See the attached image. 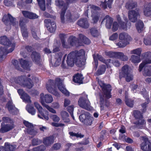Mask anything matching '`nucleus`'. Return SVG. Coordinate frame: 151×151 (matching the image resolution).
Instances as JSON below:
<instances>
[{"label":"nucleus","instance_id":"nucleus-18","mask_svg":"<svg viewBox=\"0 0 151 151\" xmlns=\"http://www.w3.org/2000/svg\"><path fill=\"white\" fill-rule=\"evenodd\" d=\"M77 24L80 27L84 29H87L89 26V24L86 19H80L77 22Z\"/></svg>","mask_w":151,"mask_h":151},{"label":"nucleus","instance_id":"nucleus-11","mask_svg":"<svg viewBox=\"0 0 151 151\" xmlns=\"http://www.w3.org/2000/svg\"><path fill=\"white\" fill-rule=\"evenodd\" d=\"M142 56L145 59V60L139 65V70L141 71L142 68L147 64L151 63V52H147L143 53L142 55Z\"/></svg>","mask_w":151,"mask_h":151},{"label":"nucleus","instance_id":"nucleus-6","mask_svg":"<svg viewBox=\"0 0 151 151\" xmlns=\"http://www.w3.org/2000/svg\"><path fill=\"white\" fill-rule=\"evenodd\" d=\"M79 118L80 121L86 125H91L93 120V118L87 112L81 115Z\"/></svg>","mask_w":151,"mask_h":151},{"label":"nucleus","instance_id":"nucleus-16","mask_svg":"<svg viewBox=\"0 0 151 151\" xmlns=\"http://www.w3.org/2000/svg\"><path fill=\"white\" fill-rule=\"evenodd\" d=\"M14 127V125L12 124L3 125L1 124V127L0 129V132L2 133L7 132L13 129Z\"/></svg>","mask_w":151,"mask_h":151},{"label":"nucleus","instance_id":"nucleus-12","mask_svg":"<svg viewBox=\"0 0 151 151\" xmlns=\"http://www.w3.org/2000/svg\"><path fill=\"white\" fill-rule=\"evenodd\" d=\"M15 19L9 14H8L7 15H5L2 18L3 22L6 25L9 24L10 22L13 25H18V22L15 21Z\"/></svg>","mask_w":151,"mask_h":151},{"label":"nucleus","instance_id":"nucleus-24","mask_svg":"<svg viewBox=\"0 0 151 151\" xmlns=\"http://www.w3.org/2000/svg\"><path fill=\"white\" fill-rule=\"evenodd\" d=\"M130 73L129 69V66L127 65L124 66L122 68L121 71L119 72V78H121L122 77H125L126 75Z\"/></svg>","mask_w":151,"mask_h":151},{"label":"nucleus","instance_id":"nucleus-44","mask_svg":"<svg viewBox=\"0 0 151 151\" xmlns=\"http://www.w3.org/2000/svg\"><path fill=\"white\" fill-rule=\"evenodd\" d=\"M47 28L50 32L52 33L55 32L56 28V26L55 22H52L51 25L49 26Z\"/></svg>","mask_w":151,"mask_h":151},{"label":"nucleus","instance_id":"nucleus-2","mask_svg":"<svg viewBox=\"0 0 151 151\" xmlns=\"http://www.w3.org/2000/svg\"><path fill=\"white\" fill-rule=\"evenodd\" d=\"M57 87L66 96H69V93L65 88L63 84V80L59 78H56L55 82L54 80H50L49 81L47 85L46 88L48 91L56 96L58 97L59 93L56 91Z\"/></svg>","mask_w":151,"mask_h":151},{"label":"nucleus","instance_id":"nucleus-21","mask_svg":"<svg viewBox=\"0 0 151 151\" xmlns=\"http://www.w3.org/2000/svg\"><path fill=\"white\" fill-rule=\"evenodd\" d=\"M31 57L33 62L39 65L40 64V56L38 53L36 52H33Z\"/></svg>","mask_w":151,"mask_h":151},{"label":"nucleus","instance_id":"nucleus-35","mask_svg":"<svg viewBox=\"0 0 151 151\" xmlns=\"http://www.w3.org/2000/svg\"><path fill=\"white\" fill-rule=\"evenodd\" d=\"M65 19L66 21H69L70 22L73 21L76 19L74 16L71 15L70 12L68 11L65 15Z\"/></svg>","mask_w":151,"mask_h":151},{"label":"nucleus","instance_id":"nucleus-54","mask_svg":"<svg viewBox=\"0 0 151 151\" xmlns=\"http://www.w3.org/2000/svg\"><path fill=\"white\" fill-rule=\"evenodd\" d=\"M142 51L141 48H139L137 49L132 50L131 53L132 54H135L139 56L140 55Z\"/></svg>","mask_w":151,"mask_h":151},{"label":"nucleus","instance_id":"nucleus-19","mask_svg":"<svg viewBox=\"0 0 151 151\" xmlns=\"http://www.w3.org/2000/svg\"><path fill=\"white\" fill-rule=\"evenodd\" d=\"M19 60L21 66L24 69L29 70L32 65L31 63L22 58L19 59Z\"/></svg>","mask_w":151,"mask_h":151},{"label":"nucleus","instance_id":"nucleus-46","mask_svg":"<svg viewBox=\"0 0 151 151\" xmlns=\"http://www.w3.org/2000/svg\"><path fill=\"white\" fill-rule=\"evenodd\" d=\"M26 109L28 112L32 115H34L36 113V110L32 106L27 105L26 106Z\"/></svg>","mask_w":151,"mask_h":151},{"label":"nucleus","instance_id":"nucleus-31","mask_svg":"<svg viewBox=\"0 0 151 151\" xmlns=\"http://www.w3.org/2000/svg\"><path fill=\"white\" fill-rule=\"evenodd\" d=\"M79 41L85 44H89L91 43L90 40L82 34H79Z\"/></svg>","mask_w":151,"mask_h":151},{"label":"nucleus","instance_id":"nucleus-13","mask_svg":"<svg viewBox=\"0 0 151 151\" xmlns=\"http://www.w3.org/2000/svg\"><path fill=\"white\" fill-rule=\"evenodd\" d=\"M34 105L38 111L39 114L38 116L40 118L48 120L49 119L48 116L44 115L43 112V109L40 104L37 102H35L34 103Z\"/></svg>","mask_w":151,"mask_h":151},{"label":"nucleus","instance_id":"nucleus-14","mask_svg":"<svg viewBox=\"0 0 151 151\" xmlns=\"http://www.w3.org/2000/svg\"><path fill=\"white\" fill-rule=\"evenodd\" d=\"M139 15V10L137 9L129 11L128 13L129 20L133 22H135L137 19V16Z\"/></svg>","mask_w":151,"mask_h":151},{"label":"nucleus","instance_id":"nucleus-10","mask_svg":"<svg viewBox=\"0 0 151 151\" xmlns=\"http://www.w3.org/2000/svg\"><path fill=\"white\" fill-rule=\"evenodd\" d=\"M40 102L43 106H45V104H50L52 103L53 100V98L51 95L46 94L44 95L43 93H41L40 95Z\"/></svg>","mask_w":151,"mask_h":151},{"label":"nucleus","instance_id":"nucleus-29","mask_svg":"<svg viewBox=\"0 0 151 151\" xmlns=\"http://www.w3.org/2000/svg\"><path fill=\"white\" fill-rule=\"evenodd\" d=\"M119 39L125 42H128L131 40V38L128 34L125 32L121 33L119 35Z\"/></svg>","mask_w":151,"mask_h":151},{"label":"nucleus","instance_id":"nucleus-30","mask_svg":"<svg viewBox=\"0 0 151 151\" xmlns=\"http://www.w3.org/2000/svg\"><path fill=\"white\" fill-rule=\"evenodd\" d=\"M83 79V77L82 74L78 73L73 76V81L75 83L80 84L82 83Z\"/></svg>","mask_w":151,"mask_h":151},{"label":"nucleus","instance_id":"nucleus-59","mask_svg":"<svg viewBox=\"0 0 151 151\" xmlns=\"http://www.w3.org/2000/svg\"><path fill=\"white\" fill-rule=\"evenodd\" d=\"M23 123L25 126L27 128V129L34 128V125L32 123L26 121H24Z\"/></svg>","mask_w":151,"mask_h":151},{"label":"nucleus","instance_id":"nucleus-7","mask_svg":"<svg viewBox=\"0 0 151 151\" xmlns=\"http://www.w3.org/2000/svg\"><path fill=\"white\" fill-rule=\"evenodd\" d=\"M143 142L140 145V148L143 151H151V143L148 138L142 136L140 138Z\"/></svg>","mask_w":151,"mask_h":151},{"label":"nucleus","instance_id":"nucleus-52","mask_svg":"<svg viewBox=\"0 0 151 151\" xmlns=\"http://www.w3.org/2000/svg\"><path fill=\"white\" fill-rule=\"evenodd\" d=\"M118 54V56L117 58L120 59L124 61H127L128 60V57L127 56L124 55L123 53L119 52Z\"/></svg>","mask_w":151,"mask_h":151},{"label":"nucleus","instance_id":"nucleus-64","mask_svg":"<svg viewBox=\"0 0 151 151\" xmlns=\"http://www.w3.org/2000/svg\"><path fill=\"white\" fill-rule=\"evenodd\" d=\"M32 34V36L35 40H37L39 39V37H38L36 32L37 31L35 30V29H31Z\"/></svg>","mask_w":151,"mask_h":151},{"label":"nucleus","instance_id":"nucleus-43","mask_svg":"<svg viewBox=\"0 0 151 151\" xmlns=\"http://www.w3.org/2000/svg\"><path fill=\"white\" fill-rule=\"evenodd\" d=\"M130 60L132 63H136L140 62L141 60L139 56L132 55L131 56Z\"/></svg>","mask_w":151,"mask_h":151},{"label":"nucleus","instance_id":"nucleus-15","mask_svg":"<svg viewBox=\"0 0 151 151\" xmlns=\"http://www.w3.org/2000/svg\"><path fill=\"white\" fill-rule=\"evenodd\" d=\"M99 103L100 105L101 110H103L104 109V106L107 107L109 106V103L107 99L109 98H108L106 97L104 92L103 94L99 95Z\"/></svg>","mask_w":151,"mask_h":151},{"label":"nucleus","instance_id":"nucleus-60","mask_svg":"<svg viewBox=\"0 0 151 151\" xmlns=\"http://www.w3.org/2000/svg\"><path fill=\"white\" fill-rule=\"evenodd\" d=\"M42 141L38 139H34L32 140L33 145H37L41 144Z\"/></svg>","mask_w":151,"mask_h":151},{"label":"nucleus","instance_id":"nucleus-39","mask_svg":"<svg viewBox=\"0 0 151 151\" xmlns=\"http://www.w3.org/2000/svg\"><path fill=\"white\" fill-rule=\"evenodd\" d=\"M134 116L136 119H143V115L140 111L138 110H134L133 111Z\"/></svg>","mask_w":151,"mask_h":151},{"label":"nucleus","instance_id":"nucleus-63","mask_svg":"<svg viewBox=\"0 0 151 151\" xmlns=\"http://www.w3.org/2000/svg\"><path fill=\"white\" fill-rule=\"evenodd\" d=\"M45 106L44 107L46 108L49 111L53 114L56 113V111L53 109L50 106L48 105L45 104Z\"/></svg>","mask_w":151,"mask_h":151},{"label":"nucleus","instance_id":"nucleus-50","mask_svg":"<svg viewBox=\"0 0 151 151\" xmlns=\"http://www.w3.org/2000/svg\"><path fill=\"white\" fill-rule=\"evenodd\" d=\"M69 134L70 135V137H76L77 138H83L84 137V135L81 134L80 133H77L73 132H69Z\"/></svg>","mask_w":151,"mask_h":151},{"label":"nucleus","instance_id":"nucleus-38","mask_svg":"<svg viewBox=\"0 0 151 151\" xmlns=\"http://www.w3.org/2000/svg\"><path fill=\"white\" fill-rule=\"evenodd\" d=\"M26 85H23V86L26 87L27 88L30 89L33 86V83L32 80L29 78H27L26 82L24 83Z\"/></svg>","mask_w":151,"mask_h":151},{"label":"nucleus","instance_id":"nucleus-27","mask_svg":"<svg viewBox=\"0 0 151 151\" xmlns=\"http://www.w3.org/2000/svg\"><path fill=\"white\" fill-rule=\"evenodd\" d=\"M137 6V3L132 0H129L126 3L125 7L128 9L134 8Z\"/></svg>","mask_w":151,"mask_h":151},{"label":"nucleus","instance_id":"nucleus-5","mask_svg":"<svg viewBox=\"0 0 151 151\" xmlns=\"http://www.w3.org/2000/svg\"><path fill=\"white\" fill-rule=\"evenodd\" d=\"M78 104L80 107L87 110H90L91 109L90 103L88 99L87 95L85 97H81L79 98Z\"/></svg>","mask_w":151,"mask_h":151},{"label":"nucleus","instance_id":"nucleus-58","mask_svg":"<svg viewBox=\"0 0 151 151\" xmlns=\"http://www.w3.org/2000/svg\"><path fill=\"white\" fill-rule=\"evenodd\" d=\"M6 51V49L4 47L0 48V61L3 60V55Z\"/></svg>","mask_w":151,"mask_h":151},{"label":"nucleus","instance_id":"nucleus-62","mask_svg":"<svg viewBox=\"0 0 151 151\" xmlns=\"http://www.w3.org/2000/svg\"><path fill=\"white\" fill-rule=\"evenodd\" d=\"M125 77H126V81L128 82H129L132 80L133 78V75L130 73H128L127 75H126Z\"/></svg>","mask_w":151,"mask_h":151},{"label":"nucleus","instance_id":"nucleus-61","mask_svg":"<svg viewBox=\"0 0 151 151\" xmlns=\"http://www.w3.org/2000/svg\"><path fill=\"white\" fill-rule=\"evenodd\" d=\"M144 42L146 45H151V37H147L144 38Z\"/></svg>","mask_w":151,"mask_h":151},{"label":"nucleus","instance_id":"nucleus-25","mask_svg":"<svg viewBox=\"0 0 151 151\" xmlns=\"http://www.w3.org/2000/svg\"><path fill=\"white\" fill-rule=\"evenodd\" d=\"M144 15L146 16H149L151 14V3L145 5L143 9Z\"/></svg>","mask_w":151,"mask_h":151},{"label":"nucleus","instance_id":"nucleus-53","mask_svg":"<svg viewBox=\"0 0 151 151\" xmlns=\"http://www.w3.org/2000/svg\"><path fill=\"white\" fill-rule=\"evenodd\" d=\"M129 43L128 42H125L123 40H121L118 43L116 44V45L119 47L122 48L125 47Z\"/></svg>","mask_w":151,"mask_h":151},{"label":"nucleus","instance_id":"nucleus-47","mask_svg":"<svg viewBox=\"0 0 151 151\" xmlns=\"http://www.w3.org/2000/svg\"><path fill=\"white\" fill-rule=\"evenodd\" d=\"M119 52H114L109 51L106 52V54L109 56L110 58H118V53Z\"/></svg>","mask_w":151,"mask_h":151},{"label":"nucleus","instance_id":"nucleus-4","mask_svg":"<svg viewBox=\"0 0 151 151\" xmlns=\"http://www.w3.org/2000/svg\"><path fill=\"white\" fill-rule=\"evenodd\" d=\"M87 8L88 9L87 11L88 12L90 10L89 9H90L93 23H96L98 21L100 17L99 13L97 12V11L100 10L101 8L98 6L91 5H89Z\"/></svg>","mask_w":151,"mask_h":151},{"label":"nucleus","instance_id":"nucleus-37","mask_svg":"<svg viewBox=\"0 0 151 151\" xmlns=\"http://www.w3.org/2000/svg\"><path fill=\"white\" fill-rule=\"evenodd\" d=\"M106 66L105 65H101L99 66L98 69L96 72V74L98 76L101 75L104 73L106 71Z\"/></svg>","mask_w":151,"mask_h":151},{"label":"nucleus","instance_id":"nucleus-45","mask_svg":"<svg viewBox=\"0 0 151 151\" xmlns=\"http://www.w3.org/2000/svg\"><path fill=\"white\" fill-rule=\"evenodd\" d=\"M5 146L7 149V150H9L10 151L14 150L17 147L16 145H11L8 142L5 143Z\"/></svg>","mask_w":151,"mask_h":151},{"label":"nucleus","instance_id":"nucleus-23","mask_svg":"<svg viewBox=\"0 0 151 151\" xmlns=\"http://www.w3.org/2000/svg\"><path fill=\"white\" fill-rule=\"evenodd\" d=\"M27 77L25 76H23L15 78L14 79L15 82L16 83L19 84L20 85L23 86V85H26L25 82L27 79Z\"/></svg>","mask_w":151,"mask_h":151},{"label":"nucleus","instance_id":"nucleus-34","mask_svg":"<svg viewBox=\"0 0 151 151\" xmlns=\"http://www.w3.org/2000/svg\"><path fill=\"white\" fill-rule=\"evenodd\" d=\"M137 29L139 33L141 32L143 30L144 24L141 20H139L136 24Z\"/></svg>","mask_w":151,"mask_h":151},{"label":"nucleus","instance_id":"nucleus-32","mask_svg":"<svg viewBox=\"0 0 151 151\" xmlns=\"http://www.w3.org/2000/svg\"><path fill=\"white\" fill-rule=\"evenodd\" d=\"M62 56L63 54L60 52L56 54L55 56V61L54 63V65L55 66H57L60 64Z\"/></svg>","mask_w":151,"mask_h":151},{"label":"nucleus","instance_id":"nucleus-22","mask_svg":"<svg viewBox=\"0 0 151 151\" xmlns=\"http://www.w3.org/2000/svg\"><path fill=\"white\" fill-rule=\"evenodd\" d=\"M22 13L25 17L31 19L37 18L38 16L35 14L27 11H23Z\"/></svg>","mask_w":151,"mask_h":151},{"label":"nucleus","instance_id":"nucleus-9","mask_svg":"<svg viewBox=\"0 0 151 151\" xmlns=\"http://www.w3.org/2000/svg\"><path fill=\"white\" fill-rule=\"evenodd\" d=\"M0 44L9 47H11L7 53L12 52L15 47V44L12 43L9 39L5 36L0 37Z\"/></svg>","mask_w":151,"mask_h":151},{"label":"nucleus","instance_id":"nucleus-41","mask_svg":"<svg viewBox=\"0 0 151 151\" xmlns=\"http://www.w3.org/2000/svg\"><path fill=\"white\" fill-rule=\"evenodd\" d=\"M90 33L93 37H97L99 34L97 28L94 27L91 29Z\"/></svg>","mask_w":151,"mask_h":151},{"label":"nucleus","instance_id":"nucleus-48","mask_svg":"<svg viewBox=\"0 0 151 151\" xmlns=\"http://www.w3.org/2000/svg\"><path fill=\"white\" fill-rule=\"evenodd\" d=\"M23 101L27 103H31V100L29 96L26 93L24 94L21 96Z\"/></svg>","mask_w":151,"mask_h":151},{"label":"nucleus","instance_id":"nucleus-42","mask_svg":"<svg viewBox=\"0 0 151 151\" xmlns=\"http://www.w3.org/2000/svg\"><path fill=\"white\" fill-rule=\"evenodd\" d=\"M143 74L145 76H151V65H149L148 67H145Z\"/></svg>","mask_w":151,"mask_h":151},{"label":"nucleus","instance_id":"nucleus-20","mask_svg":"<svg viewBox=\"0 0 151 151\" xmlns=\"http://www.w3.org/2000/svg\"><path fill=\"white\" fill-rule=\"evenodd\" d=\"M113 1V0H108L107 1L106 0H105L104 2H101L99 6L102 8L104 9H106L107 6L109 9H111L112 8L111 6Z\"/></svg>","mask_w":151,"mask_h":151},{"label":"nucleus","instance_id":"nucleus-8","mask_svg":"<svg viewBox=\"0 0 151 151\" xmlns=\"http://www.w3.org/2000/svg\"><path fill=\"white\" fill-rule=\"evenodd\" d=\"M98 83L102 88V90L104 95L108 98H110L111 97L110 92L111 90V86L109 84L106 85L103 81L101 80H98Z\"/></svg>","mask_w":151,"mask_h":151},{"label":"nucleus","instance_id":"nucleus-3","mask_svg":"<svg viewBox=\"0 0 151 151\" xmlns=\"http://www.w3.org/2000/svg\"><path fill=\"white\" fill-rule=\"evenodd\" d=\"M68 4V1H67L66 3H64L62 0H56L55 2V5L61 9L60 13V19L61 22L64 23L65 22L64 15L65 11L67 9Z\"/></svg>","mask_w":151,"mask_h":151},{"label":"nucleus","instance_id":"nucleus-36","mask_svg":"<svg viewBox=\"0 0 151 151\" xmlns=\"http://www.w3.org/2000/svg\"><path fill=\"white\" fill-rule=\"evenodd\" d=\"M60 114L65 122H69V119L68 118L69 115L67 112L63 111L61 112Z\"/></svg>","mask_w":151,"mask_h":151},{"label":"nucleus","instance_id":"nucleus-26","mask_svg":"<svg viewBox=\"0 0 151 151\" xmlns=\"http://www.w3.org/2000/svg\"><path fill=\"white\" fill-rule=\"evenodd\" d=\"M19 25L21 27V31L22 36L24 37H27L28 36V33L26 26L23 24L22 21H19Z\"/></svg>","mask_w":151,"mask_h":151},{"label":"nucleus","instance_id":"nucleus-56","mask_svg":"<svg viewBox=\"0 0 151 151\" xmlns=\"http://www.w3.org/2000/svg\"><path fill=\"white\" fill-rule=\"evenodd\" d=\"M139 120L134 122V124H136L137 126L140 125H144L145 123V121L142 119H139Z\"/></svg>","mask_w":151,"mask_h":151},{"label":"nucleus","instance_id":"nucleus-17","mask_svg":"<svg viewBox=\"0 0 151 151\" xmlns=\"http://www.w3.org/2000/svg\"><path fill=\"white\" fill-rule=\"evenodd\" d=\"M113 22V19L109 15H106L103 19L101 23L103 22L106 23L105 25L108 29H110Z\"/></svg>","mask_w":151,"mask_h":151},{"label":"nucleus","instance_id":"nucleus-33","mask_svg":"<svg viewBox=\"0 0 151 151\" xmlns=\"http://www.w3.org/2000/svg\"><path fill=\"white\" fill-rule=\"evenodd\" d=\"M68 41L71 46H73L76 45V44L80 41H78L77 38L75 37L71 36L69 37Z\"/></svg>","mask_w":151,"mask_h":151},{"label":"nucleus","instance_id":"nucleus-51","mask_svg":"<svg viewBox=\"0 0 151 151\" xmlns=\"http://www.w3.org/2000/svg\"><path fill=\"white\" fill-rule=\"evenodd\" d=\"M26 131L28 134L33 136L36 135L38 132L37 131L34 129V128L27 129Z\"/></svg>","mask_w":151,"mask_h":151},{"label":"nucleus","instance_id":"nucleus-57","mask_svg":"<svg viewBox=\"0 0 151 151\" xmlns=\"http://www.w3.org/2000/svg\"><path fill=\"white\" fill-rule=\"evenodd\" d=\"M12 63L15 66L16 69L20 71H22V69L19 66L18 61L16 60H12Z\"/></svg>","mask_w":151,"mask_h":151},{"label":"nucleus","instance_id":"nucleus-40","mask_svg":"<svg viewBox=\"0 0 151 151\" xmlns=\"http://www.w3.org/2000/svg\"><path fill=\"white\" fill-rule=\"evenodd\" d=\"M125 101L127 105L130 107H132L133 105L134 101L128 98V97L125 94Z\"/></svg>","mask_w":151,"mask_h":151},{"label":"nucleus","instance_id":"nucleus-28","mask_svg":"<svg viewBox=\"0 0 151 151\" xmlns=\"http://www.w3.org/2000/svg\"><path fill=\"white\" fill-rule=\"evenodd\" d=\"M54 142V138L53 136H50L43 139V143L47 146L50 145Z\"/></svg>","mask_w":151,"mask_h":151},{"label":"nucleus","instance_id":"nucleus-1","mask_svg":"<svg viewBox=\"0 0 151 151\" xmlns=\"http://www.w3.org/2000/svg\"><path fill=\"white\" fill-rule=\"evenodd\" d=\"M85 52L83 50L70 52L68 55L67 58V65L72 67L75 63L78 66L82 67L85 64Z\"/></svg>","mask_w":151,"mask_h":151},{"label":"nucleus","instance_id":"nucleus-49","mask_svg":"<svg viewBox=\"0 0 151 151\" xmlns=\"http://www.w3.org/2000/svg\"><path fill=\"white\" fill-rule=\"evenodd\" d=\"M41 9L43 11L45 10V0H37Z\"/></svg>","mask_w":151,"mask_h":151},{"label":"nucleus","instance_id":"nucleus-55","mask_svg":"<svg viewBox=\"0 0 151 151\" xmlns=\"http://www.w3.org/2000/svg\"><path fill=\"white\" fill-rule=\"evenodd\" d=\"M12 110L10 107L9 108V113L12 114L16 115L18 113L19 111L18 109L15 107H12Z\"/></svg>","mask_w":151,"mask_h":151}]
</instances>
